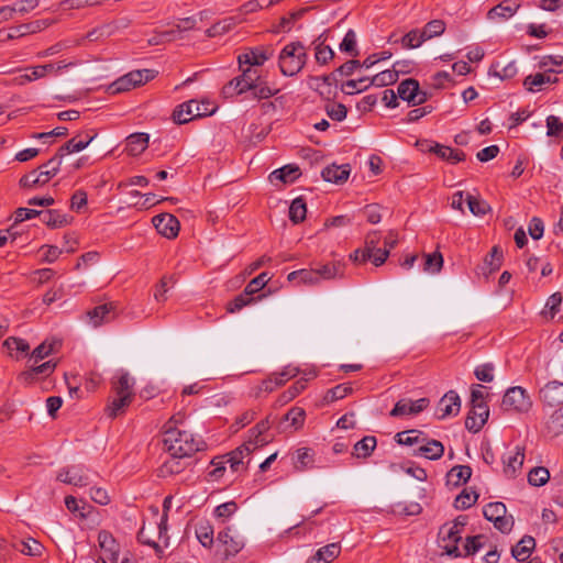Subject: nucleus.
Returning <instances> with one entry per match:
<instances>
[{"label":"nucleus","mask_w":563,"mask_h":563,"mask_svg":"<svg viewBox=\"0 0 563 563\" xmlns=\"http://www.w3.org/2000/svg\"><path fill=\"white\" fill-rule=\"evenodd\" d=\"M183 417L173 416L164 424L163 443L169 455L176 457H190L206 448L205 441L188 430L180 428Z\"/></svg>","instance_id":"nucleus-1"},{"label":"nucleus","mask_w":563,"mask_h":563,"mask_svg":"<svg viewBox=\"0 0 563 563\" xmlns=\"http://www.w3.org/2000/svg\"><path fill=\"white\" fill-rule=\"evenodd\" d=\"M306 46L299 42H290L284 46L278 56V66L284 76L297 75L307 63Z\"/></svg>","instance_id":"nucleus-2"},{"label":"nucleus","mask_w":563,"mask_h":563,"mask_svg":"<svg viewBox=\"0 0 563 563\" xmlns=\"http://www.w3.org/2000/svg\"><path fill=\"white\" fill-rule=\"evenodd\" d=\"M379 242L380 233L378 231L369 232L365 238L364 247L355 250L350 258L355 264H364L371 261L375 266L383 265L389 256V251L378 247Z\"/></svg>","instance_id":"nucleus-3"},{"label":"nucleus","mask_w":563,"mask_h":563,"mask_svg":"<svg viewBox=\"0 0 563 563\" xmlns=\"http://www.w3.org/2000/svg\"><path fill=\"white\" fill-rule=\"evenodd\" d=\"M242 74L234 77L222 88V96L227 99L243 95L256 88V82L261 78V74L256 68H241Z\"/></svg>","instance_id":"nucleus-4"},{"label":"nucleus","mask_w":563,"mask_h":563,"mask_svg":"<svg viewBox=\"0 0 563 563\" xmlns=\"http://www.w3.org/2000/svg\"><path fill=\"white\" fill-rule=\"evenodd\" d=\"M507 508L501 501L487 504L483 509L486 520L494 523V527L501 533H509L514 527L512 516H507Z\"/></svg>","instance_id":"nucleus-5"},{"label":"nucleus","mask_w":563,"mask_h":563,"mask_svg":"<svg viewBox=\"0 0 563 563\" xmlns=\"http://www.w3.org/2000/svg\"><path fill=\"white\" fill-rule=\"evenodd\" d=\"M531 406L530 396L520 386L508 388L501 401V408L506 411L528 412Z\"/></svg>","instance_id":"nucleus-6"},{"label":"nucleus","mask_w":563,"mask_h":563,"mask_svg":"<svg viewBox=\"0 0 563 563\" xmlns=\"http://www.w3.org/2000/svg\"><path fill=\"white\" fill-rule=\"evenodd\" d=\"M440 548L450 556L460 558L462 551L459 548V542L462 540V531L452 529L451 526L444 525L441 527L440 532Z\"/></svg>","instance_id":"nucleus-7"},{"label":"nucleus","mask_w":563,"mask_h":563,"mask_svg":"<svg viewBox=\"0 0 563 563\" xmlns=\"http://www.w3.org/2000/svg\"><path fill=\"white\" fill-rule=\"evenodd\" d=\"M430 401L428 398H420L411 400L409 398H402L398 400L394 408L390 410L389 416L393 418H399L405 416H413L423 411Z\"/></svg>","instance_id":"nucleus-8"},{"label":"nucleus","mask_w":563,"mask_h":563,"mask_svg":"<svg viewBox=\"0 0 563 563\" xmlns=\"http://www.w3.org/2000/svg\"><path fill=\"white\" fill-rule=\"evenodd\" d=\"M118 316V306L115 302H104L96 306L91 310L87 311L89 322L95 327H100L104 323H109L114 320Z\"/></svg>","instance_id":"nucleus-9"},{"label":"nucleus","mask_w":563,"mask_h":563,"mask_svg":"<svg viewBox=\"0 0 563 563\" xmlns=\"http://www.w3.org/2000/svg\"><path fill=\"white\" fill-rule=\"evenodd\" d=\"M525 461V449L517 445L512 452H508L503 457L504 474L508 478H515L519 475Z\"/></svg>","instance_id":"nucleus-10"},{"label":"nucleus","mask_w":563,"mask_h":563,"mask_svg":"<svg viewBox=\"0 0 563 563\" xmlns=\"http://www.w3.org/2000/svg\"><path fill=\"white\" fill-rule=\"evenodd\" d=\"M155 229L159 234L167 239H174L179 232V221L170 213H161L152 220Z\"/></svg>","instance_id":"nucleus-11"},{"label":"nucleus","mask_w":563,"mask_h":563,"mask_svg":"<svg viewBox=\"0 0 563 563\" xmlns=\"http://www.w3.org/2000/svg\"><path fill=\"white\" fill-rule=\"evenodd\" d=\"M489 416V408L487 405H473L465 419V428L476 433L486 423Z\"/></svg>","instance_id":"nucleus-12"},{"label":"nucleus","mask_w":563,"mask_h":563,"mask_svg":"<svg viewBox=\"0 0 563 563\" xmlns=\"http://www.w3.org/2000/svg\"><path fill=\"white\" fill-rule=\"evenodd\" d=\"M461 409V399L455 390H449L439 401L437 415L439 419L456 416Z\"/></svg>","instance_id":"nucleus-13"},{"label":"nucleus","mask_w":563,"mask_h":563,"mask_svg":"<svg viewBox=\"0 0 563 563\" xmlns=\"http://www.w3.org/2000/svg\"><path fill=\"white\" fill-rule=\"evenodd\" d=\"M540 399L550 407L563 405V383L552 380L540 389Z\"/></svg>","instance_id":"nucleus-14"},{"label":"nucleus","mask_w":563,"mask_h":563,"mask_svg":"<svg viewBox=\"0 0 563 563\" xmlns=\"http://www.w3.org/2000/svg\"><path fill=\"white\" fill-rule=\"evenodd\" d=\"M217 539L224 545L225 558L236 555L245 545L244 539L233 533L230 528L220 531Z\"/></svg>","instance_id":"nucleus-15"},{"label":"nucleus","mask_w":563,"mask_h":563,"mask_svg":"<svg viewBox=\"0 0 563 563\" xmlns=\"http://www.w3.org/2000/svg\"><path fill=\"white\" fill-rule=\"evenodd\" d=\"M97 136L96 132H85L71 137L57 151L63 157L85 150Z\"/></svg>","instance_id":"nucleus-16"},{"label":"nucleus","mask_w":563,"mask_h":563,"mask_svg":"<svg viewBox=\"0 0 563 563\" xmlns=\"http://www.w3.org/2000/svg\"><path fill=\"white\" fill-rule=\"evenodd\" d=\"M559 81L556 75H554L553 68H549L543 73H537L529 75L523 80V86L528 91H539L543 85H552Z\"/></svg>","instance_id":"nucleus-17"},{"label":"nucleus","mask_w":563,"mask_h":563,"mask_svg":"<svg viewBox=\"0 0 563 563\" xmlns=\"http://www.w3.org/2000/svg\"><path fill=\"white\" fill-rule=\"evenodd\" d=\"M271 423V416H267L249 431L250 437L246 442L250 443L253 449L261 448L269 442V438L265 433L269 430Z\"/></svg>","instance_id":"nucleus-18"},{"label":"nucleus","mask_w":563,"mask_h":563,"mask_svg":"<svg viewBox=\"0 0 563 563\" xmlns=\"http://www.w3.org/2000/svg\"><path fill=\"white\" fill-rule=\"evenodd\" d=\"M200 115L199 104L190 100L176 107L173 112V121L177 124H184Z\"/></svg>","instance_id":"nucleus-19"},{"label":"nucleus","mask_w":563,"mask_h":563,"mask_svg":"<svg viewBox=\"0 0 563 563\" xmlns=\"http://www.w3.org/2000/svg\"><path fill=\"white\" fill-rule=\"evenodd\" d=\"M400 62H396L393 69H386L369 78L367 86L386 87L398 80L399 73H404Z\"/></svg>","instance_id":"nucleus-20"},{"label":"nucleus","mask_w":563,"mask_h":563,"mask_svg":"<svg viewBox=\"0 0 563 563\" xmlns=\"http://www.w3.org/2000/svg\"><path fill=\"white\" fill-rule=\"evenodd\" d=\"M444 454V445L434 439L428 440L420 444V446L413 451L415 456H424L428 460H439Z\"/></svg>","instance_id":"nucleus-21"},{"label":"nucleus","mask_w":563,"mask_h":563,"mask_svg":"<svg viewBox=\"0 0 563 563\" xmlns=\"http://www.w3.org/2000/svg\"><path fill=\"white\" fill-rule=\"evenodd\" d=\"M255 449L253 446L245 442L235 450L231 451L229 454L225 455V462L230 464V468L233 472H240L245 468L243 459L247 455H250Z\"/></svg>","instance_id":"nucleus-22"},{"label":"nucleus","mask_w":563,"mask_h":563,"mask_svg":"<svg viewBox=\"0 0 563 563\" xmlns=\"http://www.w3.org/2000/svg\"><path fill=\"white\" fill-rule=\"evenodd\" d=\"M134 380L128 372L121 371L117 378L112 379V390L115 396H126L134 398Z\"/></svg>","instance_id":"nucleus-23"},{"label":"nucleus","mask_w":563,"mask_h":563,"mask_svg":"<svg viewBox=\"0 0 563 563\" xmlns=\"http://www.w3.org/2000/svg\"><path fill=\"white\" fill-rule=\"evenodd\" d=\"M269 57L271 54H268L266 51L261 48H252L249 52L240 54L238 56V63L240 68H242L243 65L253 68V66H262L266 60L269 59Z\"/></svg>","instance_id":"nucleus-24"},{"label":"nucleus","mask_w":563,"mask_h":563,"mask_svg":"<svg viewBox=\"0 0 563 563\" xmlns=\"http://www.w3.org/2000/svg\"><path fill=\"white\" fill-rule=\"evenodd\" d=\"M350 173L351 167L349 164H343L340 166L333 164L323 168L321 176L328 183L342 184L349 178Z\"/></svg>","instance_id":"nucleus-25"},{"label":"nucleus","mask_w":563,"mask_h":563,"mask_svg":"<svg viewBox=\"0 0 563 563\" xmlns=\"http://www.w3.org/2000/svg\"><path fill=\"white\" fill-rule=\"evenodd\" d=\"M341 553V547L339 543H330L317 550V552L310 556L306 563H331Z\"/></svg>","instance_id":"nucleus-26"},{"label":"nucleus","mask_w":563,"mask_h":563,"mask_svg":"<svg viewBox=\"0 0 563 563\" xmlns=\"http://www.w3.org/2000/svg\"><path fill=\"white\" fill-rule=\"evenodd\" d=\"M519 3L516 0H504L488 11V19L490 20H506L511 18L519 9Z\"/></svg>","instance_id":"nucleus-27"},{"label":"nucleus","mask_w":563,"mask_h":563,"mask_svg":"<svg viewBox=\"0 0 563 563\" xmlns=\"http://www.w3.org/2000/svg\"><path fill=\"white\" fill-rule=\"evenodd\" d=\"M301 175L300 168L297 165L288 164L269 174L271 183L276 180L283 184H292Z\"/></svg>","instance_id":"nucleus-28"},{"label":"nucleus","mask_w":563,"mask_h":563,"mask_svg":"<svg viewBox=\"0 0 563 563\" xmlns=\"http://www.w3.org/2000/svg\"><path fill=\"white\" fill-rule=\"evenodd\" d=\"M305 417L306 412L302 408H290L278 424L279 431H286L287 427H291L294 430L301 428L305 422Z\"/></svg>","instance_id":"nucleus-29"},{"label":"nucleus","mask_w":563,"mask_h":563,"mask_svg":"<svg viewBox=\"0 0 563 563\" xmlns=\"http://www.w3.org/2000/svg\"><path fill=\"white\" fill-rule=\"evenodd\" d=\"M429 152L434 153L439 157L452 163L456 164L459 162H463L465 159V153L460 150L452 148L450 146L441 145L439 143H434L430 145Z\"/></svg>","instance_id":"nucleus-30"},{"label":"nucleus","mask_w":563,"mask_h":563,"mask_svg":"<svg viewBox=\"0 0 563 563\" xmlns=\"http://www.w3.org/2000/svg\"><path fill=\"white\" fill-rule=\"evenodd\" d=\"M388 41L391 43L400 42L402 48L412 49V48H417V47L421 46L422 43H424L427 40H426L422 31H420L418 29H413V30L409 31L408 33H406L405 35H402L400 37V40L395 38V35L391 34Z\"/></svg>","instance_id":"nucleus-31"},{"label":"nucleus","mask_w":563,"mask_h":563,"mask_svg":"<svg viewBox=\"0 0 563 563\" xmlns=\"http://www.w3.org/2000/svg\"><path fill=\"white\" fill-rule=\"evenodd\" d=\"M536 548V540L531 536H525L512 549L511 554L518 562L528 560Z\"/></svg>","instance_id":"nucleus-32"},{"label":"nucleus","mask_w":563,"mask_h":563,"mask_svg":"<svg viewBox=\"0 0 563 563\" xmlns=\"http://www.w3.org/2000/svg\"><path fill=\"white\" fill-rule=\"evenodd\" d=\"M148 145V135L146 133H133L126 137L125 150L132 156L143 153Z\"/></svg>","instance_id":"nucleus-33"},{"label":"nucleus","mask_w":563,"mask_h":563,"mask_svg":"<svg viewBox=\"0 0 563 563\" xmlns=\"http://www.w3.org/2000/svg\"><path fill=\"white\" fill-rule=\"evenodd\" d=\"M40 218L42 222L51 229L63 228L70 221L67 214L56 209L41 211Z\"/></svg>","instance_id":"nucleus-34"},{"label":"nucleus","mask_w":563,"mask_h":563,"mask_svg":"<svg viewBox=\"0 0 563 563\" xmlns=\"http://www.w3.org/2000/svg\"><path fill=\"white\" fill-rule=\"evenodd\" d=\"M472 476V468L468 465H455L446 474L449 485L455 487L465 484Z\"/></svg>","instance_id":"nucleus-35"},{"label":"nucleus","mask_w":563,"mask_h":563,"mask_svg":"<svg viewBox=\"0 0 563 563\" xmlns=\"http://www.w3.org/2000/svg\"><path fill=\"white\" fill-rule=\"evenodd\" d=\"M14 548L22 554L29 556H41L44 551V545L33 538L16 541Z\"/></svg>","instance_id":"nucleus-36"},{"label":"nucleus","mask_w":563,"mask_h":563,"mask_svg":"<svg viewBox=\"0 0 563 563\" xmlns=\"http://www.w3.org/2000/svg\"><path fill=\"white\" fill-rule=\"evenodd\" d=\"M376 445V438L374 435H366L354 444L352 455L358 459H366L372 455Z\"/></svg>","instance_id":"nucleus-37"},{"label":"nucleus","mask_w":563,"mask_h":563,"mask_svg":"<svg viewBox=\"0 0 563 563\" xmlns=\"http://www.w3.org/2000/svg\"><path fill=\"white\" fill-rule=\"evenodd\" d=\"M395 440L399 445L411 446L423 443L426 441V434L420 430L412 429L398 432L395 435Z\"/></svg>","instance_id":"nucleus-38"},{"label":"nucleus","mask_w":563,"mask_h":563,"mask_svg":"<svg viewBox=\"0 0 563 563\" xmlns=\"http://www.w3.org/2000/svg\"><path fill=\"white\" fill-rule=\"evenodd\" d=\"M63 156L57 152L51 159L40 166L38 175H42V180L46 184L53 178L59 170Z\"/></svg>","instance_id":"nucleus-39"},{"label":"nucleus","mask_w":563,"mask_h":563,"mask_svg":"<svg viewBox=\"0 0 563 563\" xmlns=\"http://www.w3.org/2000/svg\"><path fill=\"white\" fill-rule=\"evenodd\" d=\"M185 459L186 457H176L169 455V459H167L159 467V475L166 477L181 473L186 467V463L184 462Z\"/></svg>","instance_id":"nucleus-40"},{"label":"nucleus","mask_w":563,"mask_h":563,"mask_svg":"<svg viewBox=\"0 0 563 563\" xmlns=\"http://www.w3.org/2000/svg\"><path fill=\"white\" fill-rule=\"evenodd\" d=\"M263 297H265V295H260L257 298H255L244 289L232 301L228 303L227 311L230 313L238 312L245 306L251 305L252 302H255L256 300H260Z\"/></svg>","instance_id":"nucleus-41"},{"label":"nucleus","mask_w":563,"mask_h":563,"mask_svg":"<svg viewBox=\"0 0 563 563\" xmlns=\"http://www.w3.org/2000/svg\"><path fill=\"white\" fill-rule=\"evenodd\" d=\"M416 91H418V80L413 78L402 80L397 88L398 97L407 101L410 106L415 97H417Z\"/></svg>","instance_id":"nucleus-42"},{"label":"nucleus","mask_w":563,"mask_h":563,"mask_svg":"<svg viewBox=\"0 0 563 563\" xmlns=\"http://www.w3.org/2000/svg\"><path fill=\"white\" fill-rule=\"evenodd\" d=\"M423 271L430 274H438L443 266V256L439 251L423 255Z\"/></svg>","instance_id":"nucleus-43"},{"label":"nucleus","mask_w":563,"mask_h":563,"mask_svg":"<svg viewBox=\"0 0 563 563\" xmlns=\"http://www.w3.org/2000/svg\"><path fill=\"white\" fill-rule=\"evenodd\" d=\"M307 206L302 197H298L292 200L289 207V219L298 224L306 219Z\"/></svg>","instance_id":"nucleus-44"},{"label":"nucleus","mask_w":563,"mask_h":563,"mask_svg":"<svg viewBox=\"0 0 563 563\" xmlns=\"http://www.w3.org/2000/svg\"><path fill=\"white\" fill-rule=\"evenodd\" d=\"M465 201L470 211L476 217H483L490 211V206L477 196L467 194Z\"/></svg>","instance_id":"nucleus-45"},{"label":"nucleus","mask_w":563,"mask_h":563,"mask_svg":"<svg viewBox=\"0 0 563 563\" xmlns=\"http://www.w3.org/2000/svg\"><path fill=\"white\" fill-rule=\"evenodd\" d=\"M503 264V251L498 245L492 247L490 252L484 258V267L492 274L500 268Z\"/></svg>","instance_id":"nucleus-46"},{"label":"nucleus","mask_w":563,"mask_h":563,"mask_svg":"<svg viewBox=\"0 0 563 563\" xmlns=\"http://www.w3.org/2000/svg\"><path fill=\"white\" fill-rule=\"evenodd\" d=\"M133 398L126 396H115L107 407V413L110 418L121 415L132 402Z\"/></svg>","instance_id":"nucleus-47"},{"label":"nucleus","mask_w":563,"mask_h":563,"mask_svg":"<svg viewBox=\"0 0 563 563\" xmlns=\"http://www.w3.org/2000/svg\"><path fill=\"white\" fill-rule=\"evenodd\" d=\"M563 297L561 292L552 294L545 302L544 309L542 310V316L547 319H553L556 313L560 311V306L562 303Z\"/></svg>","instance_id":"nucleus-48"},{"label":"nucleus","mask_w":563,"mask_h":563,"mask_svg":"<svg viewBox=\"0 0 563 563\" xmlns=\"http://www.w3.org/2000/svg\"><path fill=\"white\" fill-rule=\"evenodd\" d=\"M478 499V494L475 490L463 489L454 500L456 509L465 510L471 508Z\"/></svg>","instance_id":"nucleus-49"},{"label":"nucleus","mask_w":563,"mask_h":563,"mask_svg":"<svg viewBox=\"0 0 563 563\" xmlns=\"http://www.w3.org/2000/svg\"><path fill=\"white\" fill-rule=\"evenodd\" d=\"M3 347L8 350V353L10 356H14L13 352H21V353H27L30 350V344L21 338L16 336H9L3 342ZM18 358L19 356L15 355Z\"/></svg>","instance_id":"nucleus-50"},{"label":"nucleus","mask_w":563,"mask_h":563,"mask_svg":"<svg viewBox=\"0 0 563 563\" xmlns=\"http://www.w3.org/2000/svg\"><path fill=\"white\" fill-rule=\"evenodd\" d=\"M132 87L135 88L155 78L156 71L152 69H137L126 74Z\"/></svg>","instance_id":"nucleus-51"},{"label":"nucleus","mask_w":563,"mask_h":563,"mask_svg":"<svg viewBox=\"0 0 563 563\" xmlns=\"http://www.w3.org/2000/svg\"><path fill=\"white\" fill-rule=\"evenodd\" d=\"M369 77H362L360 79H350L341 86V90L345 95H354L367 90L371 86H367Z\"/></svg>","instance_id":"nucleus-52"},{"label":"nucleus","mask_w":563,"mask_h":563,"mask_svg":"<svg viewBox=\"0 0 563 563\" xmlns=\"http://www.w3.org/2000/svg\"><path fill=\"white\" fill-rule=\"evenodd\" d=\"M235 24L236 21L234 18H227L222 21L212 24L209 29H207L206 35L208 37H216L218 35H222L229 32Z\"/></svg>","instance_id":"nucleus-53"},{"label":"nucleus","mask_w":563,"mask_h":563,"mask_svg":"<svg viewBox=\"0 0 563 563\" xmlns=\"http://www.w3.org/2000/svg\"><path fill=\"white\" fill-rule=\"evenodd\" d=\"M278 91L279 89L269 87L267 81L261 76L256 82V88L252 90V95L254 99L262 100L277 95Z\"/></svg>","instance_id":"nucleus-54"},{"label":"nucleus","mask_w":563,"mask_h":563,"mask_svg":"<svg viewBox=\"0 0 563 563\" xmlns=\"http://www.w3.org/2000/svg\"><path fill=\"white\" fill-rule=\"evenodd\" d=\"M70 478L71 485L76 487H85L90 484V478L88 476L87 470L82 465L70 466Z\"/></svg>","instance_id":"nucleus-55"},{"label":"nucleus","mask_w":563,"mask_h":563,"mask_svg":"<svg viewBox=\"0 0 563 563\" xmlns=\"http://www.w3.org/2000/svg\"><path fill=\"white\" fill-rule=\"evenodd\" d=\"M549 478H550V472L548 471V468L542 467V466L533 467L528 473V482L532 486H537V487L543 486L544 484H547Z\"/></svg>","instance_id":"nucleus-56"},{"label":"nucleus","mask_w":563,"mask_h":563,"mask_svg":"<svg viewBox=\"0 0 563 563\" xmlns=\"http://www.w3.org/2000/svg\"><path fill=\"white\" fill-rule=\"evenodd\" d=\"M316 271L319 275V282L321 279H332L343 275V267L340 263H328Z\"/></svg>","instance_id":"nucleus-57"},{"label":"nucleus","mask_w":563,"mask_h":563,"mask_svg":"<svg viewBox=\"0 0 563 563\" xmlns=\"http://www.w3.org/2000/svg\"><path fill=\"white\" fill-rule=\"evenodd\" d=\"M340 51L343 53H347L353 57H356L358 55V51L356 48V33L354 32V30L350 29L345 33L340 44Z\"/></svg>","instance_id":"nucleus-58"},{"label":"nucleus","mask_w":563,"mask_h":563,"mask_svg":"<svg viewBox=\"0 0 563 563\" xmlns=\"http://www.w3.org/2000/svg\"><path fill=\"white\" fill-rule=\"evenodd\" d=\"M499 65L496 64V65H493L489 69V74L490 75H494L498 78H500L501 80H505V79H511L514 78L517 73H518V68L516 66V63L515 62H509L507 65H505L501 69H498Z\"/></svg>","instance_id":"nucleus-59"},{"label":"nucleus","mask_w":563,"mask_h":563,"mask_svg":"<svg viewBox=\"0 0 563 563\" xmlns=\"http://www.w3.org/2000/svg\"><path fill=\"white\" fill-rule=\"evenodd\" d=\"M352 390L353 389L350 384H339V385L334 386L333 388H330L327 391V394L324 396V400L327 402H333L335 400L343 399L349 394H351Z\"/></svg>","instance_id":"nucleus-60"},{"label":"nucleus","mask_w":563,"mask_h":563,"mask_svg":"<svg viewBox=\"0 0 563 563\" xmlns=\"http://www.w3.org/2000/svg\"><path fill=\"white\" fill-rule=\"evenodd\" d=\"M547 428L554 435L563 432V405L550 416Z\"/></svg>","instance_id":"nucleus-61"},{"label":"nucleus","mask_w":563,"mask_h":563,"mask_svg":"<svg viewBox=\"0 0 563 563\" xmlns=\"http://www.w3.org/2000/svg\"><path fill=\"white\" fill-rule=\"evenodd\" d=\"M57 344H59V342L57 341H44L33 350L31 357L34 360L35 363L40 362L44 360L46 356L51 355L55 351V346Z\"/></svg>","instance_id":"nucleus-62"},{"label":"nucleus","mask_w":563,"mask_h":563,"mask_svg":"<svg viewBox=\"0 0 563 563\" xmlns=\"http://www.w3.org/2000/svg\"><path fill=\"white\" fill-rule=\"evenodd\" d=\"M313 464V451L309 448H301L297 450L296 468L305 471Z\"/></svg>","instance_id":"nucleus-63"},{"label":"nucleus","mask_w":563,"mask_h":563,"mask_svg":"<svg viewBox=\"0 0 563 563\" xmlns=\"http://www.w3.org/2000/svg\"><path fill=\"white\" fill-rule=\"evenodd\" d=\"M334 57V52L329 45L324 43H317L314 46V58L320 65H325Z\"/></svg>","instance_id":"nucleus-64"}]
</instances>
